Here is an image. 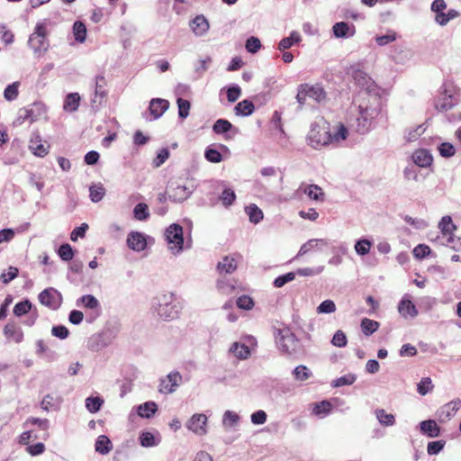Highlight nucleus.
<instances>
[{"mask_svg":"<svg viewBox=\"0 0 461 461\" xmlns=\"http://www.w3.org/2000/svg\"><path fill=\"white\" fill-rule=\"evenodd\" d=\"M381 99L378 95H368L363 98L358 104V116L357 117L356 130L361 134L366 133L375 118L380 113Z\"/></svg>","mask_w":461,"mask_h":461,"instance_id":"f257e3e1","label":"nucleus"},{"mask_svg":"<svg viewBox=\"0 0 461 461\" xmlns=\"http://www.w3.org/2000/svg\"><path fill=\"white\" fill-rule=\"evenodd\" d=\"M309 145L315 149L331 144L330 123L322 117L317 118L312 124L307 136Z\"/></svg>","mask_w":461,"mask_h":461,"instance_id":"f03ea898","label":"nucleus"},{"mask_svg":"<svg viewBox=\"0 0 461 461\" xmlns=\"http://www.w3.org/2000/svg\"><path fill=\"white\" fill-rule=\"evenodd\" d=\"M326 92L320 84H303L299 86L296 95V100L300 106L307 104L308 99L313 100L318 104H321L326 101Z\"/></svg>","mask_w":461,"mask_h":461,"instance_id":"7ed1b4c3","label":"nucleus"},{"mask_svg":"<svg viewBox=\"0 0 461 461\" xmlns=\"http://www.w3.org/2000/svg\"><path fill=\"white\" fill-rule=\"evenodd\" d=\"M155 312L164 321H170L177 317L178 310L173 304L172 294H162L158 296L153 303Z\"/></svg>","mask_w":461,"mask_h":461,"instance_id":"20e7f679","label":"nucleus"},{"mask_svg":"<svg viewBox=\"0 0 461 461\" xmlns=\"http://www.w3.org/2000/svg\"><path fill=\"white\" fill-rule=\"evenodd\" d=\"M165 238L168 249L172 254L177 255L184 249L183 228L179 224L173 223L165 230Z\"/></svg>","mask_w":461,"mask_h":461,"instance_id":"39448f33","label":"nucleus"},{"mask_svg":"<svg viewBox=\"0 0 461 461\" xmlns=\"http://www.w3.org/2000/svg\"><path fill=\"white\" fill-rule=\"evenodd\" d=\"M349 72L357 86L366 91L367 95H378L379 88L375 81L357 66H352Z\"/></svg>","mask_w":461,"mask_h":461,"instance_id":"423d86ee","label":"nucleus"},{"mask_svg":"<svg viewBox=\"0 0 461 461\" xmlns=\"http://www.w3.org/2000/svg\"><path fill=\"white\" fill-rule=\"evenodd\" d=\"M276 340L279 348L289 355L295 354L300 347L299 341L287 328L278 330Z\"/></svg>","mask_w":461,"mask_h":461,"instance_id":"0eeeda50","label":"nucleus"},{"mask_svg":"<svg viewBox=\"0 0 461 461\" xmlns=\"http://www.w3.org/2000/svg\"><path fill=\"white\" fill-rule=\"evenodd\" d=\"M28 44L35 53L45 52L48 50L47 29L43 23L36 25L34 32L29 38Z\"/></svg>","mask_w":461,"mask_h":461,"instance_id":"6e6552de","label":"nucleus"},{"mask_svg":"<svg viewBox=\"0 0 461 461\" xmlns=\"http://www.w3.org/2000/svg\"><path fill=\"white\" fill-rule=\"evenodd\" d=\"M192 193V188L179 181H170L167 186L168 199L176 203H182L185 201Z\"/></svg>","mask_w":461,"mask_h":461,"instance_id":"1a4fd4ad","label":"nucleus"},{"mask_svg":"<svg viewBox=\"0 0 461 461\" xmlns=\"http://www.w3.org/2000/svg\"><path fill=\"white\" fill-rule=\"evenodd\" d=\"M458 102L457 92L454 87L444 86L440 97L435 103V108L439 112L448 111Z\"/></svg>","mask_w":461,"mask_h":461,"instance_id":"9d476101","label":"nucleus"},{"mask_svg":"<svg viewBox=\"0 0 461 461\" xmlns=\"http://www.w3.org/2000/svg\"><path fill=\"white\" fill-rule=\"evenodd\" d=\"M39 301L41 304L52 309H58L62 303V296L56 289L50 287L39 294Z\"/></svg>","mask_w":461,"mask_h":461,"instance_id":"9b49d317","label":"nucleus"},{"mask_svg":"<svg viewBox=\"0 0 461 461\" xmlns=\"http://www.w3.org/2000/svg\"><path fill=\"white\" fill-rule=\"evenodd\" d=\"M106 79L104 75H98L95 77L94 96L91 99L93 108H98L105 98L107 92L105 90Z\"/></svg>","mask_w":461,"mask_h":461,"instance_id":"f8f14e48","label":"nucleus"},{"mask_svg":"<svg viewBox=\"0 0 461 461\" xmlns=\"http://www.w3.org/2000/svg\"><path fill=\"white\" fill-rule=\"evenodd\" d=\"M461 408V400L456 398L443 406H441L437 411V417L440 422H447L451 420Z\"/></svg>","mask_w":461,"mask_h":461,"instance_id":"ddd939ff","label":"nucleus"},{"mask_svg":"<svg viewBox=\"0 0 461 461\" xmlns=\"http://www.w3.org/2000/svg\"><path fill=\"white\" fill-rule=\"evenodd\" d=\"M207 417L203 413L194 414L186 422V428L196 435L206 434Z\"/></svg>","mask_w":461,"mask_h":461,"instance_id":"4468645a","label":"nucleus"},{"mask_svg":"<svg viewBox=\"0 0 461 461\" xmlns=\"http://www.w3.org/2000/svg\"><path fill=\"white\" fill-rule=\"evenodd\" d=\"M182 376L178 372H172L160 380L159 392L162 393H172L179 386Z\"/></svg>","mask_w":461,"mask_h":461,"instance_id":"2eb2a0df","label":"nucleus"},{"mask_svg":"<svg viewBox=\"0 0 461 461\" xmlns=\"http://www.w3.org/2000/svg\"><path fill=\"white\" fill-rule=\"evenodd\" d=\"M398 312L404 319H414L418 315V310L414 303L408 298L402 297L398 304Z\"/></svg>","mask_w":461,"mask_h":461,"instance_id":"dca6fc26","label":"nucleus"},{"mask_svg":"<svg viewBox=\"0 0 461 461\" xmlns=\"http://www.w3.org/2000/svg\"><path fill=\"white\" fill-rule=\"evenodd\" d=\"M127 245L131 249L140 252L146 249L147 241L142 233L132 231L128 235Z\"/></svg>","mask_w":461,"mask_h":461,"instance_id":"f3484780","label":"nucleus"},{"mask_svg":"<svg viewBox=\"0 0 461 461\" xmlns=\"http://www.w3.org/2000/svg\"><path fill=\"white\" fill-rule=\"evenodd\" d=\"M4 334L8 339L20 343L23 339V332L20 326L14 321H9L4 328Z\"/></svg>","mask_w":461,"mask_h":461,"instance_id":"a211bd4d","label":"nucleus"},{"mask_svg":"<svg viewBox=\"0 0 461 461\" xmlns=\"http://www.w3.org/2000/svg\"><path fill=\"white\" fill-rule=\"evenodd\" d=\"M329 242L325 239H312L303 244L299 249L296 258L302 257L313 249H321L322 247H327Z\"/></svg>","mask_w":461,"mask_h":461,"instance_id":"6ab92c4d","label":"nucleus"},{"mask_svg":"<svg viewBox=\"0 0 461 461\" xmlns=\"http://www.w3.org/2000/svg\"><path fill=\"white\" fill-rule=\"evenodd\" d=\"M169 103L165 99L154 98L149 104V112L153 119H158L168 109Z\"/></svg>","mask_w":461,"mask_h":461,"instance_id":"aec40b11","label":"nucleus"},{"mask_svg":"<svg viewBox=\"0 0 461 461\" xmlns=\"http://www.w3.org/2000/svg\"><path fill=\"white\" fill-rule=\"evenodd\" d=\"M333 33L337 38H348L355 34L354 25H349L345 22L336 23L333 27Z\"/></svg>","mask_w":461,"mask_h":461,"instance_id":"412c9836","label":"nucleus"},{"mask_svg":"<svg viewBox=\"0 0 461 461\" xmlns=\"http://www.w3.org/2000/svg\"><path fill=\"white\" fill-rule=\"evenodd\" d=\"M298 191L305 194L310 199L314 201H323L324 193L322 189L317 185H302Z\"/></svg>","mask_w":461,"mask_h":461,"instance_id":"4be33fe9","label":"nucleus"},{"mask_svg":"<svg viewBox=\"0 0 461 461\" xmlns=\"http://www.w3.org/2000/svg\"><path fill=\"white\" fill-rule=\"evenodd\" d=\"M196 36H203L209 30V22L203 15H197L190 24Z\"/></svg>","mask_w":461,"mask_h":461,"instance_id":"5701e85b","label":"nucleus"},{"mask_svg":"<svg viewBox=\"0 0 461 461\" xmlns=\"http://www.w3.org/2000/svg\"><path fill=\"white\" fill-rule=\"evenodd\" d=\"M413 162L421 167H429L432 161L433 158L431 154L427 149H418L412 155Z\"/></svg>","mask_w":461,"mask_h":461,"instance_id":"b1692460","label":"nucleus"},{"mask_svg":"<svg viewBox=\"0 0 461 461\" xmlns=\"http://www.w3.org/2000/svg\"><path fill=\"white\" fill-rule=\"evenodd\" d=\"M420 431L429 438H437L439 435L440 429L434 420H423L420 423Z\"/></svg>","mask_w":461,"mask_h":461,"instance_id":"393cba45","label":"nucleus"},{"mask_svg":"<svg viewBox=\"0 0 461 461\" xmlns=\"http://www.w3.org/2000/svg\"><path fill=\"white\" fill-rule=\"evenodd\" d=\"M49 146H45L39 136L32 138L30 140L29 149L37 157H44L49 152Z\"/></svg>","mask_w":461,"mask_h":461,"instance_id":"a878e982","label":"nucleus"},{"mask_svg":"<svg viewBox=\"0 0 461 461\" xmlns=\"http://www.w3.org/2000/svg\"><path fill=\"white\" fill-rule=\"evenodd\" d=\"M217 269L220 274H231L237 269L236 260L229 256H226L217 265Z\"/></svg>","mask_w":461,"mask_h":461,"instance_id":"bb28decb","label":"nucleus"},{"mask_svg":"<svg viewBox=\"0 0 461 461\" xmlns=\"http://www.w3.org/2000/svg\"><path fill=\"white\" fill-rule=\"evenodd\" d=\"M245 212L249 216V221L258 224L264 217L262 210L255 203H250L245 207Z\"/></svg>","mask_w":461,"mask_h":461,"instance_id":"cd10ccee","label":"nucleus"},{"mask_svg":"<svg viewBox=\"0 0 461 461\" xmlns=\"http://www.w3.org/2000/svg\"><path fill=\"white\" fill-rule=\"evenodd\" d=\"M254 110V104L249 100L238 103L234 108L235 114L238 116H249L253 113Z\"/></svg>","mask_w":461,"mask_h":461,"instance_id":"c85d7f7f","label":"nucleus"},{"mask_svg":"<svg viewBox=\"0 0 461 461\" xmlns=\"http://www.w3.org/2000/svg\"><path fill=\"white\" fill-rule=\"evenodd\" d=\"M230 351L234 354L239 359H247L250 355L249 348L245 344L234 342L230 348Z\"/></svg>","mask_w":461,"mask_h":461,"instance_id":"c756f323","label":"nucleus"},{"mask_svg":"<svg viewBox=\"0 0 461 461\" xmlns=\"http://www.w3.org/2000/svg\"><path fill=\"white\" fill-rule=\"evenodd\" d=\"M95 451L106 455L112 450L111 440L105 435H100L95 442Z\"/></svg>","mask_w":461,"mask_h":461,"instance_id":"7c9ffc66","label":"nucleus"},{"mask_svg":"<svg viewBox=\"0 0 461 461\" xmlns=\"http://www.w3.org/2000/svg\"><path fill=\"white\" fill-rule=\"evenodd\" d=\"M80 102V95L77 93L68 94L65 99L63 109L67 112L77 110Z\"/></svg>","mask_w":461,"mask_h":461,"instance_id":"2f4dec72","label":"nucleus"},{"mask_svg":"<svg viewBox=\"0 0 461 461\" xmlns=\"http://www.w3.org/2000/svg\"><path fill=\"white\" fill-rule=\"evenodd\" d=\"M301 36L297 32H292L289 37L284 38L278 44V50L284 51L291 48L294 44L300 42Z\"/></svg>","mask_w":461,"mask_h":461,"instance_id":"473e14b6","label":"nucleus"},{"mask_svg":"<svg viewBox=\"0 0 461 461\" xmlns=\"http://www.w3.org/2000/svg\"><path fill=\"white\" fill-rule=\"evenodd\" d=\"M156 411L157 404L153 402H147L138 407V414L143 418H150Z\"/></svg>","mask_w":461,"mask_h":461,"instance_id":"72a5a7b5","label":"nucleus"},{"mask_svg":"<svg viewBox=\"0 0 461 461\" xmlns=\"http://www.w3.org/2000/svg\"><path fill=\"white\" fill-rule=\"evenodd\" d=\"M375 416L380 424L384 426H393L395 423L394 416L387 413L384 409L376 410Z\"/></svg>","mask_w":461,"mask_h":461,"instance_id":"f704fd0d","label":"nucleus"},{"mask_svg":"<svg viewBox=\"0 0 461 461\" xmlns=\"http://www.w3.org/2000/svg\"><path fill=\"white\" fill-rule=\"evenodd\" d=\"M89 192V196L93 203L100 202L105 194V189L102 184L91 185Z\"/></svg>","mask_w":461,"mask_h":461,"instance_id":"c9c22d12","label":"nucleus"},{"mask_svg":"<svg viewBox=\"0 0 461 461\" xmlns=\"http://www.w3.org/2000/svg\"><path fill=\"white\" fill-rule=\"evenodd\" d=\"M379 328V323L376 321H373L367 318H365L361 321V329L365 335L370 336L374 332L377 330Z\"/></svg>","mask_w":461,"mask_h":461,"instance_id":"e433bc0d","label":"nucleus"},{"mask_svg":"<svg viewBox=\"0 0 461 461\" xmlns=\"http://www.w3.org/2000/svg\"><path fill=\"white\" fill-rule=\"evenodd\" d=\"M438 228L443 233V238H447V235H451V232L456 229V226L453 224L450 216H444L438 223Z\"/></svg>","mask_w":461,"mask_h":461,"instance_id":"4c0bfd02","label":"nucleus"},{"mask_svg":"<svg viewBox=\"0 0 461 461\" xmlns=\"http://www.w3.org/2000/svg\"><path fill=\"white\" fill-rule=\"evenodd\" d=\"M73 32L77 41L83 43L86 38V27L82 22H76L73 25Z\"/></svg>","mask_w":461,"mask_h":461,"instance_id":"58836bf2","label":"nucleus"},{"mask_svg":"<svg viewBox=\"0 0 461 461\" xmlns=\"http://www.w3.org/2000/svg\"><path fill=\"white\" fill-rule=\"evenodd\" d=\"M293 375L295 380L303 382L311 377L312 372L307 366L300 365L294 368Z\"/></svg>","mask_w":461,"mask_h":461,"instance_id":"ea45409f","label":"nucleus"},{"mask_svg":"<svg viewBox=\"0 0 461 461\" xmlns=\"http://www.w3.org/2000/svg\"><path fill=\"white\" fill-rule=\"evenodd\" d=\"M104 403V400L100 397H88L86 399V408L91 413L97 412L102 404Z\"/></svg>","mask_w":461,"mask_h":461,"instance_id":"a19ab883","label":"nucleus"},{"mask_svg":"<svg viewBox=\"0 0 461 461\" xmlns=\"http://www.w3.org/2000/svg\"><path fill=\"white\" fill-rule=\"evenodd\" d=\"M231 128L232 124L225 119H218L212 126V130L216 134L225 133Z\"/></svg>","mask_w":461,"mask_h":461,"instance_id":"79ce46f5","label":"nucleus"},{"mask_svg":"<svg viewBox=\"0 0 461 461\" xmlns=\"http://www.w3.org/2000/svg\"><path fill=\"white\" fill-rule=\"evenodd\" d=\"M134 217L139 221H145L149 218V212L146 203H140L133 209Z\"/></svg>","mask_w":461,"mask_h":461,"instance_id":"37998d69","label":"nucleus"},{"mask_svg":"<svg viewBox=\"0 0 461 461\" xmlns=\"http://www.w3.org/2000/svg\"><path fill=\"white\" fill-rule=\"evenodd\" d=\"M348 135V129L343 124L339 123L337 131L331 134V144H339L341 140H346Z\"/></svg>","mask_w":461,"mask_h":461,"instance_id":"c03bdc74","label":"nucleus"},{"mask_svg":"<svg viewBox=\"0 0 461 461\" xmlns=\"http://www.w3.org/2000/svg\"><path fill=\"white\" fill-rule=\"evenodd\" d=\"M372 243L367 239H362L356 242L355 250L360 256H365L369 253Z\"/></svg>","mask_w":461,"mask_h":461,"instance_id":"a18cd8bd","label":"nucleus"},{"mask_svg":"<svg viewBox=\"0 0 461 461\" xmlns=\"http://www.w3.org/2000/svg\"><path fill=\"white\" fill-rule=\"evenodd\" d=\"M32 307V303L29 300L22 301L16 303L14 307V314L17 317H21L26 314Z\"/></svg>","mask_w":461,"mask_h":461,"instance_id":"49530a36","label":"nucleus"},{"mask_svg":"<svg viewBox=\"0 0 461 461\" xmlns=\"http://www.w3.org/2000/svg\"><path fill=\"white\" fill-rule=\"evenodd\" d=\"M336 304L332 300L323 301L316 309L319 314H330L336 312Z\"/></svg>","mask_w":461,"mask_h":461,"instance_id":"de8ad7c7","label":"nucleus"},{"mask_svg":"<svg viewBox=\"0 0 461 461\" xmlns=\"http://www.w3.org/2000/svg\"><path fill=\"white\" fill-rule=\"evenodd\" d=\"M357 377L353 374H348L332 381L333 387H340L344 385H350L356 381Z\"/></svg>","mask_w":461,"mask_h":461,"instance_id":"09e8293b","label":"nucleus"},{"mask_svg":"<svg viewBox=\"0 0 461 461\" xmlns=\"http://www.w3.org/2000/svg\"><path fill=\"white\" fill-rule=\"evenodd\" d=\"M58 254L59 256V258L64 260V261H69L73 258L74 257V251H73V249L72 247L68 244V243H65V244H62L59 250H58Z\"/></svg>","mask_w":461,"mask_h":461,"instance_id":"8fccbe9b","label":"nucleus"},{"mask_svg":"<svg viewBox=\"0 0 461 461\" xmlns=\"http://www.w3.org/2000/svg\"><path fill=\"white\" fill-rule=\"evenodd\" d=\"M18 87H19V82H14L5 89L4 96L7 101H13L15 100L18 96Z\"/></svg>","mask_w":461,"mask_h":461,"instance_id":"3c124183","label":"nucleus"},{"mask_svg":"<svg viewBox=\"0 0 461 461\" xmlns=\"http://www.w3.org/2000/svg\"><path fill=\"white\" fill-rule=\"evenodd\" d=\"M220 199L223 205L230 206L234 203L236 194L232 189L226 188L222 191Z\"/></svg>","mask_w":461,"mask_h":461,"instance_id":"603ef678","label":"nucleus"},{"mask_svg":"<svg viewBox=\"0 0 461 461\" xmlns=\"http://www.w3.org/2000/svg\"><path fill=\"white\" fill-rule=\"evenodd\" d=\"M433 389L432 381L429 377H424L420 380V382L418 384V393L420 395H425L428 393L431 392Z\"/></svg>","mask_w":461,"mask_h":461,"instance_id":"864d4df0","label":"nucleus"},{"mask_svg":"<svg viewBox=\"0 0 461 461\" xmlns=\"http://www.w3.org/2000/svg\"><path fill=\"white\" fill-rule=\"evenodd\" d=\"M239 420L240 416L231 411H226L223 414L222 423L224 426L233 427Z\"/></svg>","mask_w":461,"mask_h":461,"instance_id":"5fc2aeb1","label":"nucleus"},{"mask_svg":"<svg viewBox=\"0 0 461 461\" xmlns=\"http://www.w3.org/2000/svg\"><path fill=\"white\" fill-rule=\"evenodd\" d=\"M439 154L444 158H450L455 155L456 149L455 147L449 143V142H443L441 143L438 148Z\"/></svg>","mask_w":461,"mask_h":461,"instance_id":"6e6d98bb","label":"nucleus"},{"mask_svg":"<svg viewBox=\"0 0 461 461\" xmlns=\"http://www.w3.org/2000/svg\"><path fill=\"white\" fill-rule=\"evenodd\" d=\"M261 48V42L258 38L251 36L246 41V50L249 53H257Z\"/></svg>","mask_w":461,"mask_h":461,"instance_id":"4d7b16f0","label":"nucleus"},{"mask_svg":"<svg viewBox=\"0 0 461 461\" xmlns=\"http://www.w3.org/2000/svg\"><path fill=\"white\" fill-rule=\"evenodd\" d=\"M177 106H178V115L180 118L185 119L189 115L190 110V103L189 101L178 98L177 99Z\"/></svg>","mask_w":461,"mask_h":461,"instance_id":"13d9d810","label":"nucleus"},{"mask_svg":"<svg viewBox=\"0 0 461 461\" xmlns=\"http://www.w3.org/2000/svg\"><path fill=\"white\" fill-rule=\"evenodd\" d=\"M294 278H295V273H294V272L286 273L285 275L277 276L274 281V285L276 288H280V287L284 286L285 284L294 280Z\"/></svg>","mask_w":461,"mask_h":461,"instance_id":"bf43d9fd","label":"nucleus"},{"mask_svg":"<svg viewBox=\"0 0 461 461\" xmlns=\"http://www.w3.org/2000/svg\"><path fill=\"white\" fill-rule=\"evenodd\" d=\"M18 272L17 267H9L6 273L4 272L1 274L0 279L4 284L7 285L18 276Z\"/></svg>","mask_w":461,"mask_h":461,"instance_id":"052dcab7","label":"nucleus"},{"mask_svg":"<svg viewBox=\"0 0 461 461\" xmlns=\"http://www.w3.org/2000/svg\"><path fill=\"white\" fill-rule=\"evenodd\" d=\"M80 301L88 309H96L99 307V302L94 295H83Z\"/></svg>","mask_w":461,"mask_h":461,"instance_id":"680f3d73","label":"nucleus"},{"mask_svg":"<svg viewBox=\"0 0 461 461\" xmlns=\"http://www.w3.org/2000/svg\"><path fill=\"white\" fill-rule=\"evenodd\" d=\"M347 337L346 334L342 330H337L332 338L331 343L332 345L342 348L347 345Z\"/></svg>","mask_w":461,"mask_h":461,"instance_id":"e2e57ef3","label":"nucleus"},{"mask_svg":"<svg viewBox=\"0 0 461 461\" xmlns=\"http://www.w3.org/2000/svg\"><path fill=\"white\" fill-rule=\"evenodd\" d=\"M430 251L431 250L429 246L424 245V244H420L413 249L412 253L416 258L421 259V258H424L426 256H428L430 253Z\"/></svg>","mask_w":461,"mask_h":461,"instance_id":"0e129e2a","label":"nucleus"},{"mask_svg":"<svg viewBox=\"0 0 461 461\" xmlns=\"http://www.w3.org/2000/svg\"><path fill=\"white\" fill-rule=\"evenodd\" d=\"M267 415L265 411L258 410L250 416L251 422L255 425H262L267 421Z\"/></svg>","mask_w":461,"mask_h":461,"instance_id":"69168bd1","label":"nucleus"},{"mask_svg":"<svg viewBox=\"0 0 461 461\" xmlns=\"http://www.w3.org/2000/svg\"><path fill=\"white\" fill-rule=\"evenodd\" d=\"M205 158L212 163H219L222 160L221 154L213 149H207L204 153Z\"/></svg>","mask_w":461,"mask_h":461,"instance_id":"338daca9","label":"nucleus"},{"mask_svg":"<svg viewBox=\"0 0 461 461\" xmlns=\"http://www.w3.org/2000/svg\"><path fill=\"white\" fill-rule=\"evenodd\" d=\"M140 445L142 447H153L156 446L157 443L155 441V438L150 432H143L140 437Z\"/></svg>","mask_w":461,"mask_h":461,"instance_id":"774afa93","label":"nucleus"}]
</instances>
